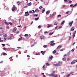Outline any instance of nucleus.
Segmentation results:
<instances>
[{"instance_id": "23", "label": "nucleus", "mask_w": 77, "mask_h": 77, "mask_svg": "<svg viewBox=\"0 0 77 77\" xmlns=\"http://www.w3.org/2000/svg\"><path fill=\"white\" fill-rule=\"evenodd\" d=\"M53 27V25H48L47 26L48 28H49V27Z\"/></svg>"}, {"instance_id": "59", "label": "nucleus", "mask_w": 77, "mask_h": 77, "mask_svg": "<svg viewBox=\"0 0 77 77\" xmlns=\"http://www.w3.org/2000/svg\"><path fill=\"white\" fill-rule=\"evenodd\" d=\"M3 61H1L0 62V63H3Z\"/></svg>"}, {"instance_id": "56", "label": "nucleus", "mask_w": 77, "mask_h": 77, "mask_svg": "<svg viewBox=\"0 0 77 77\" xmlns=\"http://www.w3.org/2000/svg\"><path fill=\"white\" fill-rule=\"evenodd\" d=\"M50 34H49V35H52V34H53V32H50Z\"/></svg>"}, {"instance_id": "24", "label": "nucleus", "mask_w": 77, "mask_h": 77, "mask_svg": "<svg viewBox=\"0 0 77 77\" xmlns=\"http://www.w3.org/2000/svg\"><path fill=\"white\" fill-rule=\"evenodd\" d=\"M45 12V8H43L42 10V13H44Z\"/></svg>"}, {"instance_id": "41", "label": "nucleus", "mask_w": 77, "mask_h": 77, "mask_svg": "<svg viewBox=\"0 0 77 77\" xmlns=\"http://www.w3.org/2000/svg\"><path fill=\"white\" fill-rule=\"evenodd\" d=\"M69 1V0H64V2H67Z\"/></svg>"}, {"instance_id": "19", "label": "nucleus", "mask_w": 77, "mask_h": 77, "mask_svg": "<svg viewBox=\"0 0 77 77\" xmlns=\"http://www.w3.org/2000/svg\"><path fill=\"white\" fill-rule=\"evenodd\" d=\"M50 11H48L46 12V14H50Z\"/></svg>"}, {"instance_id": "5", "label": "nucleus", "mask_w": 77, "mask_h": 77, "mask_svg": "<svg viewBox=\"0 0 77 77\" xmlns=\"http://www.w3.org/2000/svg\"><path fill=\"white\" fill-rule=\"evenodd\" d=\"M77 62V60H75L72 62L71 63V64H74V63H75V62Z\"/></svg>"}, {"instance_id": "1", "label": "nucleus", "mask_w": 77, "mask_h": 77, "mask_svg": "<svg viewBox=\"0 0 77 77\" xmlns=\"http://www.w3.org/2000/svg\"><path fill=\"white\" fill-rule=\"evenodd\" d=\"M55 72H56V71H53L51 73V74H49V76H50L51 77V76H52V77H57V75H54V73H55Z\"/></svg>"}, {"instance_id": "33", "label": "nucleus", "mask_w": 77, "mask_h": 77, "mask_svg": "<svg viewBox=\"0 0 77 77\" xmlns=\"http://www.w3.org/2000/svg\"><path fill=\"white\" fill-rule=\"evenodd\" d=\"M49 58H50V59H53V57L51 55V57H49Z\"/></svg>"}, {"instance_id": "30", "label": "nucleus", "mask_w": 77, "mask_h": 77, "mask_svg": "<svg viewBox=\"0 0 77 77\" xmlns=\"http://www.w3.org/2000/svg\"><path fill=\"white\" fill-rule=\"evenodd\" d=\"M35 44H36V43L34 42V43L31 46V47H33V46H34V45Z\"/></svg>"}, {"instance_id": "40", "label": "nucleus", "mask_w": 77, "mask_h": 77, "mask_svg": "<svg viewBox=\"0 0 77 77\" xmlns=\"http://www.w3.org/2000/svg\"><path fill=\"white\" fill-rule=\"evenodd\" d=\"M42 6H41L39 8V9H42Z\"/></svg>"}, {"instance_id": "27", "label": "nucleus", "mask_w": 77, "mask_h": 77, "mask_svg": "<svg viewBox=\"0 0 77 77\" xmlns=\"http://www.w3.org/2000/svg\"><path fill=\"white\" fill-rule=\"evenodd\" d=\"M41 28V25H40L38 26V29H40Z\"/></svg>"}, {"instance_id": "3", "label": "nucleus", "mask_w": 77, "mask_h": 77, "mask_svg": "<svg viewBox=\"0 0 77 77\" xmlns=\"http://www.w3.org/2000/svg\"><path fill=\"white\" fill-rule=\"evenodd\" d=\"M76 33V31H74L73 32V35H72L73 38H74L75 36V33Z\"/></svg>"}, {"instance_id": "29", "label": "nucleus", "mask_w": 77, "mask_h": 77, "mask_svg": "<svg viewBox=\"0 0 77 77\" xmlns=\"http://www.w3.org/2000/svg\"><path fill=\"white\" fill-rule=\"evenodd\" d=\"M54 15V13H53V14H52L51 16V18H52V17Z\"/></svg>"}, {"instance_id": "61", "label": "nucleus", "mask_w": 77, "mask_h": 77, "mask_svg": "<svg viewBox=\"0 0 77 77\" xmlns=\"http://www.w3.org/2000/svg\"><path fill=\"white\" fill-rule=\"evenodd\" d=\"M71 51H72V52L74 51V49H72V50H71Z\"/></svg>"}, {"instance_id": "14", "label": "nucleus", "mask_w": 77, "mask_h": 77, "mask_svg": "<svg viewBox=\"0 0 77 77\" xmlns=\"http://www.w3.org/2000/svg\"><path fill=\"white\" fill-rule=\"evenodd\" d=\"M38 14H33L32 15V17H38Z\"/></svg>"}, {"instance_id": "7", "label": "nucleus", "mask_w": 77, "mask_h": 77, "mask_svg": "<svg viewBox=\"0 0 77 77\" xmlns=\"http://www.w3.org/2000/svg\"><path fill=\"white\" fill-rule=\"evenodd\" d=\"M72 23H73V21H72V22L69 23V24L70 25V27H71V26H72Z\"/></svg>"}, {"instance_id": "53", "label": "nucleus", "mask_w": 77, "mask_h": 77, "mask_svg": "<svg viewBox=\"0 0 77 77\" xmlns=\"http://www.w3.org/2000/svg\"><path fill=\"white\" fill-rule=\"evenodd\" d=\"M45 66H43V69H45Z\"/></svg>"}, {"instance_id": "6", "label": "nucleus", "mask_w": 77, "mask_h": 77, "mask_svg": "<svg viewBox=\"0 0 77 77\" xmlns=\"http://www.w3.org/2000/svg\"><path fill=\"white\" fill-rule=\"evenodd\" d=\"M5 23L6 25H9V24H10V22H5Z\"/></svg>"}, {"instance_id": "20", "label": "nucleus", "mask_w": 77, "mask_h": 77, "mask_svg": "<svg viewBox=\"0 0 77 77\" xmlns=\"http://www.w3.org/2000/svg\"><path fill=\"white\" fill-rule=\"evenodd\" d=\"M59 63L60 66L61 65H62V62H59V63Z\"/></svg>"}, {"instance_id": "4", "label": "nucleus", "mask_w": 77, "mask_h": 77, "mask_svg": "<svg viewBox=\"0 0 77 77\" xmlns=\"http://www.w3.org/2000/svg\"><path fill=\"white\" fill-rule=\"evenodd\" d=\"M25 16H28V15H29V14H30V13H28V11H27L25 12Z\"/></svg>"}, {"instance_id": "13", "label": "nucleus", "mask_w": 77, "mask_h": 77, "mask_svg": "<svg viewBox=\"0 0 77 77\" xmlns=\"http://www.w3.org/2000/svg\"><path fill=\"white\" fill-rule=\"evenodd\" d=\"M45 51H44L43 52V51H41V53H42V54L43 55H44V54H45Z\"/></svg>"}, {"instance_id": "60", "label": "nucleus", "mask_w": 77, "mask_h": 77, "mask_svg": "<svg viewBox=\"0 0 77 77\" xmlns=\"http://www.w3.org/2000/svg\"><path fill=\"white\" fill-rule=\"evenodd\" d=\"M77 4H75L74 5V7L75 6H77Z\"/></svg>"}, {"instance_id": "9", "label": "nucleus", "mask_w": 77, "mask_h": 77, "mask_svg": "<svg viewBox=\"0 0 77 77\" xmlns=\"http://www.w3.org/2000/svg\"><path fill=\"white\" fill-rule=\"evenodd\" d=\"M54 65L55 66H60L59 65V63L54 64Z\"/></svg>"}, {"instance_id": "26", "label": "nucleus", "mask_w": 77, "mask_h": 77, "mask_svg": "<svg viewBox=\"0 0 77 77\" xmlns=\"http://www.w3.org/2000/svg\"><path fill=\"white\" fill-rule=\"evenodd\" d=\"M36 12L38 13L39 12V10L38 9H36V10H35V11Z\"/></svg>"}, {"instance_id": "21", "label": "nucleus", "mask_w": 77, "mask_h": 77, "mask_svg": "<svg viewBox=\"0 0 77 77\" xmlns=\"http://www.w3.org/2000/svg\"><path fill=\"white\" fill-rule=\"evenodd\" d=\"M70 7H72V8L74 7V4H72L70 5Z\"/></svg>"}, {"instance_id": "51", "label": "nucleus", "mask_w": 77, "mask_h": 77, "mask_svg": "<svg viewBox=\"0 0 77 77\" xmlns=\"http://www.w3.org/2000/svg\"><path fill=\"white\" fill-rule=\"evenodd\" d=\"M69 60H70V58H68L67 59V60L68 61H69Z\"/></svg>"}, {"instance_id": "54", "label": "nucleus", "mask_w": 77, "mask_h": 77, "mask_svg": "<svg viewBox=\"0 0 77 77\" xmlns=\"http://www.w3.org/2000/svg\"><path fill=\"white\" fill-rule=\"evenodd\" d=\"M2 45H3V46H5V44H2Z\"/></svg>"}, {"instance_id": "38", "label": "nucleus", "mask_w": 77, "mask_h": 77, "mask_svg": "<svg viewBox=\"0 0 77 77\" xmlns=\"http://www.w3.org/2000/svg\"><path fill=\"white\" fill-rule=\"evenodd\" d=\"M38 19H39V17H37L35 19V20H38Z\"/></svg>"}, {"instance_id": "34", "label": "nucleus", "mask_w": 77, "mask_h": 77, "mask_svg": "<svg viewBox=\"0 0 77 77\" xmlns=\"http://www.w3.org/2000/svg\"><path fill=\"white\" fill-rule=\"evenodd\" d=\"M56 52V50H54V51H53V53H55Z\"/></svg>"}, {"instance_id": "55", "label": "nucleus", "mask_w": 77, "mask_h": 77, "mask_svg": "<svg viewBox=\"0 0 77 77\" xmlns=\"http://www.w3.org/2000/svg\"><path fill=\"white\" fill-rule=\"evenodd\" d=\"M27 8V6H26L24 7V8Z\"/></svg>"}, {"instance_id": "63", "label": "nucleus", "mask_w": 77, "mask_h": 77, "mask_svg": "<svg viewBox=\"0 0 77 77\" xmlns=\"http://www.w3.org/2000/svg\"><path fill=\"white\" fill-rule=\"evenodd\" d=\"M57 23H54V25H57Z\"/></svg>"}, {"instance_id": "57", "label": "nucleus", "mask_w": 77, "mask_h": 77, "mask_svg": "<svg viewBox=\"0 0 77 77\" xmlns=\"http://www.w3.org/2000/svg\"><path fill=\"white\" fill-rule=\"evenodd\" d=\"M65 5H63V8H65Z\"/></svg>"}, {"instance_id": "28", "label": "nucleus", "mask_w": 77, "mask_h": 77, "mask_svg": "<svg viewBox=\"0 0 77 77\" xmlns=\"http://www.w3.org/2000/svg\"><path fill=\"white\" fill-rule=\"evenodd\" d=\"M73 74H74V72H72L70 73V75H73Z\"/></svg>"}, {"instance_id": "49", "label": "nucleus", "mask_w": 77, "mask_h": 77, "mask_svg": "<svg viewBox=\"0 0 77 77\" xmlns=\"http://www.w3.org/2000/svg\"><path fill=\"white\" fill-rule=\"evenodd\" d=\"M45 33V34H47V33H48V32L47 31H46V32H44Z\"/></svg>"}, {"instance_id": "31", "label": "nucleus", "mask_w": 77, "mask_h": 77, "mask_svg": "<svg viewBox=\"0 0 77 77\" xmlns=\"http://www.w3.org/2000/svg\"><path fill=\"white\" fill-rule=\"evenodd\" d=\"M17 28H15L14 29L13 31L14 32H15V31H16V30H17Z\"/></svg>"}, {"instance_id": "12", "label": "nucleus", "mask_w": 77, "mask_h": 77, "mask_svg": "<svg viewBox=\"0 0 77 77\" xmlns=\"http://www.w3.org/2000/svg\"><path fill=\"white\" fill-rule=\"evenodd\" d=\"M41 39H42L44 38V36L43 35H41L40 36Z\"/></svg>"}, {"instance_id": "2", "label": "nucleus", "mask_w": 77, "mask_h": 77, "mask_svg": "<svg viewBox=\"0 0 77 77\" xmlns=\"http://www.w3.org/2000/svg\"><path fill=\"white\" fill-rule=\"evenodd\" d=\"M7 36V35L6 34H4V39L5 40H6L7 39V37L6 36Z\"/></svg>"}, {"instance_id": "16", "label": "nucleus", "mask_w": 77, "mask_h": 77, "mask_svg": "<svg viewBox=\"0 0 77 77\" xmlns=\"http://www.w3.org/2000/svg\"><path fill=\"white\" fill-rule=\"evenodd\" d=\"M29 13H33L34 12V10L30 11H29Z\"/></svg>"}, {"instance_id": "37", "label": "nucleus", "mask_w": 77, "mask_h": 77, "mask_svg": "<svg viewBox=\"0 0 77 77\" xmlns=\"http://www.w3.org/2000/svg\"><path fill=\"white\" fill-rule=\"evenodd\" d=\"M63 60H66V57H64L63 59Z\"/></svg>"}, {"instance_id": "64", "label": "nucleus", "mask_w": 77, "mask_h": 77, "mask_svg": "<svg viewBox=\"0 0 77 77\" xmlns=\"http://www.w3.org/2000/svg\"><path fill=\"white\" fill-rule=\"evenodd\" d=\"M12 23L10 22V25H12Z\"/></svg>"}, {"instance_id": "36", "label": "nucleus", "mask_w": 77, "mask_h": 77, "mask_svg": "<svg viewBox=\"0 0 77 77\" xmlns=\"http://www.w3.org/2000/svg\"><path fill=\"white\" fill-rule=\"evenodd\" d=\"M24 36H25V37H26V36H29V35L28 34H25L24 35Z\"/></svg>"}, {"instance_id": "43", "label": "nucleus", "mask_w": 77, "mask_h": 77, "mask_svg": "<svg viewBox=\"0 0 77 77\" xmlns=\"http://www.w3.org/2000/svg\"><path fill=\"white\" fill-rule=\"evenodd\" d=\"M69 75H70V74H68L66 75V77H69Z\"/></svg>"}, {"instance_id": "10", "label": "nucleus", "mask_w": 77, "mask_h": 77, "mask_svg": "<svg viewBox=\"0 0 77 77\" xmlns=\"http://www.w3.org/2000/svg\"><path fill=\"white\" fill-rule=\"evenodd\" d=\"M69 54H70V52H69L67 54V55L66 54H65L63 56V57H65V56H67V55H69Z\"/></svg>"}, {"instance_id": "62", "label": "nucleus", "mask_w": 77, "mask_h": 77, "mask_svg": "<svg viewBox=\"0 0 77 77\" xmlns=\"http://www.w3.org/2000/svg\"><path fill=\"white\" fill-rule=\"evenodd\" d=\"M63 49L62 48L60 49V51H63Z\"/></svg>"}, {"instance_id": "44", "label": "nucleus", "mask_w": 77, "mask_h": 77, "mask_svg": "<svg viewBox=\"0 0 77 77\" xmlns=\"http://www.w3.org/2000/svg\"><path fill=\"white\" fill-rule=\"evenodd\" d=\"M66 14H69V11H67L66 12Z\"/></svg>"}, {"instance_id": "22", "label": "nucleus", "mask_w": 77, "mask_h": 77, "mask_svg": "<svg viewBox=\"0 0 77 77\" xmlns=\"http://www.w3.org/2000/svg\"><path fill=\"white\" fill-rule=\"evenodd\" d=\"M54 45H55V43H51V44L50 45H52V46H53Z\"/></svg>"}, {"instance_id": "18", "label": "nucleus", "mask_w": 77, "mask_h": 77, "mask_svg": "<svg viewBox=\"0 0 77 77\" xmlns=\"http://www.w3.org/2000/svg\"><path fill=\"white\" fill-rule=\"evenodd\" d=\"M46 66H49L50 65L49 64V63H47L46 64Z\"/></svg>"}, {"instance_id": "25", "label": "nucleus", "mask_w": 77, "mask_h": 77, "mask_svg": "<svg viewBox=\"0 0 77 77\" xmlns=\"http://www.w3.org/2000/svg\"><path fill=\"white\" fill-rule=\"evenodd\" d=\"M12 10L13 11H15V8H14V7H12Z\"/></svg>"}, {"instance_id": "8", "label": "nucleus", "mask_w": 77, "mask_h": 77, "mask_svg": "<svg viewBox=\"0 0 77 77\" xmlns=\"http://www.w3.org/2000/svg\"><path fill=\"white\" fill-rule=\"evenodd\" d=\"M74 27H72L70 29L71 31H74Z\"/></svg>"}, {"instance_id": "45", "label": "nucleus", "mask_w": 77, "mask_h": 77, "mask_svg": "<svg viewBox=\"0 0 77 77\" xmlns=\"http://www.w3.org/2000/svg\"><path fill=\"white\" fill-rule=\"evenodd\" d=\"M51 60V58H49L48 59V61L50 62Z\"/></svg>"}, {"instance_id": "42", "label": "nucleus", "mask_w": 77, "mask_h": 77, "mask_svg": "<svg viewBox=\"0 0 77 77\" xmlns=\"http://www.w3.org/2000/svg\"><path fill=\"white\" fill-rule=\"evenodd\" d=\"M39 54V53H35V54L36 55H38V54Z\"/></svg>"}, {"instance_id": "58", "label": "nucleus", "mask_w": 77, "mask_h": 77, "mask_svg": "<svg viewBox=\"0 0 77 77\" xmlns=\"http://www.w3.org/2000/svg\"><path fill=\"white\" fill-rule=\"evenodd\" d=\"M72 1H71V0H69V1L68 2L69 3H72Z\"/></svg>"}, {"instance_id": "39", "label": "nucleus", "mask_w": 77, "mask_h": 77, "mask_svg": "<svg viewBox=\"0 0 77 77\" xmlns=\"http://www.w3.org/2000/svg\"><path fill=\"white\" fill-rule=\"evenodd\" d=\"M57 17H62V15H57Z\"/></svg>"}, {"instance_id": "46", "label": "nucleus", "mask_w": 77, "mask_h": 77, "mask_svg": "<svg viewBox=\"0 0 77 77\" xmlns=\"http://www.w3.org/2000/svg\"><path fill=\"white\" fill-rule=\"evenodd\" d=\"M71 38H72V37H71V36H70L69 37V40H70V39H71Z\"/></svg>"}, {"instance_id": "17", "label": "nucleus", "mask_w": 77, "mask_h": 77, "mask_svg": "<svg viewBox=\"0 0 77 77\" xmlns=\"http://www.w3.org/2000/svg\"><path fill=\"white\" fill-rule=\"evenodd\" d=\"M2 54L3 56H6V55H7V54H6V53H5L3 52Z\"/></svg>"}, {"instance_id": "48", "label": "nucleus", "mask_w": 77, "mask_h": 77, "mask_svg": "<svg viewBox=\"0 0 77 77\" xmlns=\"http://www.w3.org/2000/svg\"><path fill=\"white\" fill-rule=\"evenodd\" d=\"M53 42H54V41L53 40L52 41H51V44H52V43H54Z\"/></svg>"}, {"instance_id": "11", "label": "nucleus", "mask_w": 77, "mask_h": 77, "mask_svg": "<svg viewBox=\"0 0 77 77\" xmlns=\"http://www.w3.org/2000/svg\"><path fill=\"white\" fill-rule=\"evenodd\" d=\"M26 5L28 6H31V5H32V3L30 2L29 3H27Z\"/></svg>"}, {"instance_id": "15", "label": "nucleus", "mask_w": 77, "mask_h": 77, "mask_svg": "<svg viewBox=\"0 0 77 77\" xmlns=\"http://www.w3.org/2000/svg\"><path fill=\"white\" fill-rule=\"evenodd\" d=\"M62 47V45H59L57 47V48L59 49V48H60Z\"/></svg>"}, {"instance_id": "47", "label": "nucleus", "mask_w": 77, "mask_h": 77, "mask_svg": "<svg viewBox=\"0 0 77 77\" xmlns=\"http://www.w3.org/2000/svg\"><path fill=\"white\" fill-rule=\"evenodd\" d=\"M17 5H20V2H17Z\"/></svg>"}, {"instance_id": "32", "label": "nucleus", "mask_w": 77, "mask_h": 77, "mask_svg": "<svg viewBox=\"0 0 77 77\" xmlns=\"http://www.w3.org/2000/svg\"><path fill=\"white\" fill-rule=\"evenodd\" d=\"M23 37H20L18 39V41H20L21 39H23Z\"/></svg>"}, {"instance_id": "35", "label": "nucleus", "mask_w": 77, "mask_h": 77, "mask_svg": "<svg viewBox=\"0 0 77 77\" xmlns=\"http://www.w3.org/2000/svg\"><path fill=\"white\" fill-rule=\"evenodd\" d=\"M64 23H65V21H63L61 23V24H64Z\"/></svg>"}, {"instance_id": "50", "label": "nucleus", "mask_w": 77, "mask_h": 77, "mask_svg": "<svg viewBox=\"0 0 77 77\" xmlns=\"http://www.w3.org/2000/svg\"><path fill=\"white\" fill-rule=\"evenodd\" d=\"M47 47V45H44L43 46V47H44V48H45V47Z\"/></svg>"}, {"instance_id": "52", "label": "nucleus", "mask_w": 77, "mask_h": 77, "mask_svg": "<svg viewBox=\"0 0 77 77\" xmlns=\"http://www.w3.org/2000/svg\"><path fill=\"white\" fill-rule=\"evenodd\" d=\"M7 29H9V26H7L6 27Z\"/></svg>"}]
</instances>
